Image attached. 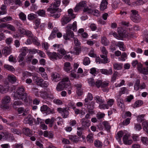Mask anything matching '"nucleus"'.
Masks as SVG:
<instances>
[{"instance_id":"nucleus-1","label":"nucleus","mask_w":148,"mask_h":148,"mask_svg":"<svg viewBox=\"0 0 148 148\" xmlns=\"http://www.w3.org/2000/svg\"><path fill=\"white\" fill-rule=\"evenodd\" d=\"M24 88L23 86L18 87L16 92H13L12 95L16 99H22L25 102L27 101V96L24 93Z\"/></svg>"},{"instance_id":"nucleus-2","label":"nucleus","mask_w":148,"mask_h":148,"mask_svg":"<svg viewBox=\"0 0 148 148\" xmlns=\"http://www.w3.org/2000/svg\"><path fill=\"white\" fill-rule=\"evenodd\" d=\"M77 27L76 21L74 22L72 25H68L66 27V33L63 36L64 39L67 40H69L70 37H73L74 34L71 30L76 31L77 30Z\"/></svg>"},{"instance_id":"nucleus-3","label":"nucleus","mask_w":148,"mask_h":148,"mask_svg":"<svg viewBox=\"0 0 148 148\" xmlns=\"http://www.w3.org/2000/svg\"><path fill=\"white\" fill-rule=\"evenodd\" d=\"M70 87L69 82L68 78H65L58 84L56 88L57 90L60 91L63 90L65 88H69Z\"/></svg>"},{"instance_id":"nucleus-4","label":"nucleus","mask_w":148,"mask_h":148,"mask_svg":"<svg viewBox=\"0 0 148 148\" xmlns=\"http://www.w3.org/2000/svg\"><path fill=\"white\" fill-rule=\"evenodd\" d=\"M54 1L53 7L52 6V4H51V5L47 9V11L50 12L51 13H54L56 11H58V12L61 11V9L59 10L58 9L56 8L60 5V0H54Z\"/></svg>"},{"instance_id":"nucleus-5","label":"nucleus","mask_w":148,"mask_h":148,"mask_svg":"<svg viewBox=\"0 0 148 148\" xmlns=\"http://www.w3.org/2000/svg\"><path fill=\"white\" fill-rule=\"evenodd\" d=\"M131 12L132 13L130 16L131 20L135 23H139L141 20V18L138 13V11L135 10H132Z\"/></svg>"},{"instance_id":"nucleus-6","label":"nucleus","mask_w":148,"mask_h":148,"mask_svg":"<svg viewBox=\"0 0 148 148\" xmlns=\"http://www.w3.org/2000/svg\"><path fill=\"white\" fill-rule=\"evenodd\" d=\"M53 46L54 47V49L57 51L58 54L64 55L66 54V51L63 48L62 45L56 44L53 45Z\"/></svg>"},{"instance_id":"nucleus-7","label":"nucleus","mask_w":148,"mask_h":148,"mask_svg":"<svg viewBox=\"0 0 148 148\" xmlns=\"http://www.w3.org/2000/svg\"><path fill=\"white\" fill-rule=\"evenodd\" d=\"M118 33L119 36L121 37H121H125L127 36H129L130 37H132L133 36L132 35L129 34L126 30H124L121 27L118 28Z\"/></svg>"},{"instance_id":"nucleus-8","label":"nucleus","mask_w":148,"mask_h":148,"mask_svg":"<svg viewBox=\"0 0 148 148\" xmlns=\"http://www.w3.org/2000/svg\"><path fill=\"white\" fill-rule=\"evenodd\" d=\"M10 98L8 96L4 97L2 100V104L0 105L1 108L8 109L9 108L8 104L10 101Z\"/></svg>"},{"instance_id":"nucleus-9","label":"nucleus","mask_w":148,"mask_h":148,"mask_svg":"<svg viewBox=\"0 0 148 148\" xmlns=\"http://www.w3.org/2000/svg\"><path fill=\"white\" fill-rule=\"evenodd\" d=\"M83 12L88 14L93 13L94 16H99V13L98 10H95L93 11L91 8H89L88 7H85L83 10Z\"/></svg>"},{"instance_id":"nucleus-10","label":"nucleus","mask_w":148,"mask_h":148,"mask_svg":"<svg viewBox=\"0 0 148 148\" xmlns=\"http://www.w3.org/2000/svg\"><path fill=\"white\" fill-rule=\"evenodd\" d=\"M71 17L69 16L66 15L64 16L61 19L62 24L64 26L67 24L71 20Z\"/></svg>"},{"instance_id":"nucleus-11","label":"nucleus","mask_w":148,"mask_h":148,"mask_svg":"<svg viewBox=\"0 0 148 148\" xmlns=\"http://www.w3.org/2000/svg\"><path fill=\"white\" fill-rule=\"evenodd\" d=\"M47 53L48 56L51 58L57 60L62 58V57L58 56L57 53L55 52H47Z\"/></svg>"},{"instance_id":"nucleus-12","label":"nucleus","mask_w":148,"mask_h":148,"mask_svg":"<svg viewBox=\"0 0 148 148\" xmlns=\"http://www.w3.org/2000/svg\"><path fill=\"white\" fill-rule=\"evenodd\" d=\"M51 79L55 82H58L60 79V75L57 72L52 73Z\"/></svg>"},{"instance_id":"nucleus-13","label":"nucleus","mask_w":148,"mask_h":148,"mask_svg":"<svg viewBox=\"0 0 148 148\" xmlns=\"http://www.w3.org/2000/svg\"><path fill=\"white\" fill-rule=\"evenodd\" d=\"M81 121L82 127H83L85 130L90 125V121H86L85 119L84 118L82 119Z\"/></svg>"},{"instance_id":"nucleus-14","label":"nucleus","mask_w":148,"mask_h":148,"mask_svg":"<svg viewBox=\"0 0 148 148\" xmlns=\"http://www.w3.org/2000/svg\"><path fill=\"white\" fill-rule=\"evenodd\" d=\"M72 68L70 62H66L64 63V69L66 72H69L72 69Z\"/></svg>"},{"instance_id":"nucleus-15","label":"nucleus","mask_w":148,"mask_h":148,"mask_svg":"<svg viewBox=\"0 0 148 148\" xmlns=\"http://www.w3.org/2000/svg\"><path fill=\"white\" fill-rule=\"evenodd\" d=\"M11 49L10 46L6 47H4L3 51V53L5 56H7L10 54L11 53Z\"/></svg>"},{"instance_id":"nucleus-16","label":"nucleus","mask_w":148,"mask_h":148,"mask_svg":"<svg viewBox=\"0 0 148 148\" xmlns=\"http://www.w3.org/2000/svg\"><path fill=\"white\" fill-rule=\"evenodd\" d=\"M108 3L106 0H103L100 5V9L101 10H103L107 8Z\"/></svg>"},{"instance_id":"nucleus-17","label":"nucleus","mask_w":148,"mask_h":148,"mask_svg":"<svg viewBox=\"0 0 148 148\" xmlns=\"http://www.w3.org/2000/svg\"><path fill=\"white\" fill-rule=\"evenodd\" d=\"M100 71L102 73L107 75H111L113 73L112 69L111 68L109 69L108 70L106 69H102Z\"/></svg>"},{"instance_id":"nucleus-18","label":"nucleus","mask_w":148,"mask_h":148,"mask_svg":"<svg viewBox=\"0 0 148 148\" xmlns=\"http://www.w3.org/2000/svg\"><path fill=\"white\" fill-rule=\"evenodd\" d=\"M33 119L31 117V115H29L25 118L24 121V123L25 124H31L33 123Z\"/></svg>"},{"instance_id":"nucleus-19","label":"nucleus","mask_w":148,"mask_h":148,"mask_svg":"<svg viewBox=\"0 0 148 148\" xmlns=\"http://www.w3.org/2000/svg\"><path fill=\"white\" fill-rule=\"evenodd\" d=\"M36 84L38 85L42 86V84L43 82V80L42 79L40 78L38 76H35L34 77Z\"/></svg>"},{"instance_id":"nucleus-20","label":"nucleus","mask_w":148,"mask_h":148,"mask_svg":"<svg viewBox=\"0 0 148 148\" xmlns=\"http://www.w3.org/2000/svg\"><path fill=\"white\" fill-rule=\"evenodd\" d=\"M94 98L96 101V102L98 103L102 104L104 102V100L102 99V97L101 96L96 95L94 97Z\"/></svg>"},{"instance_id":"nucleus-21","label":"nucleus","mask_w":148,"mask_h":148,"mask_svg":"<svg viewBox=\"0 0 148 148\" xmlns=\"http://www.w3.org/2000/svg\"><path fill=\"white\" fill-rule=\"evenodd\" d=\"M100 57L102 58L101 61V63L106 64L110 62V60L107 58V56L100 55Z\"/></svg>"},{"instance_id":"nucleus-22","label":"nucleus","mask_w":148,"mask_h":148,"mask_svg":"<svg viewBox=\"0 0 148 148\" xmlns=\"http://www.w3.org/2000/svg\"><path fill=\"white\" fill-rule=\"evenodd\" d=\"M8 78L9 81L12 83H15L17 80L15 76L13 75H9Z\"/></svg>"},{"instance_id":"nucleus-23","label":"nucleus","mask_w":148,"mask_h":148,"mask_svg":"<svg viewBox=\"0 0 148 148\" xmlns=\"http://www.w3.org/2000/svg\"><path fill=\"white\" fill-rule=\"evenodd\" d=\"M69 139L72 141L77 143L79 142V137H77L76 135H70L69 136Z\"/></svg>"},{"instance_id":"nucleus-24","label":"nucleus","mask_w":148,"mask_h":148,"mask_svg":"<svg viewBox=\"0 0 148 148\" xmlns=\"http://www.w3.org/2000/svg\"><path fill=\"white\" fill-rule=\"evenodd\" d=\"M23 132L27 136H30L32 135V132L28 128H24L23 130Z\"/></svg>"},{"instance_id":"nucleus-25","label":"nucleus","mask_w":148,"mask_h":148,"mask_svg":"<svg viewBox=\"0 0 148 148\" xmlns=\"http://www.w3.org/2000/svg\"><path fill=\"white\" fill-rule=\"evenodd\" d=\"M43 135L45 137H48L50 138H53V134L51 132L47 131L44 132Z\"/></svg>"},{"instance_id":"nucleus-26","label":"nucleus","mask_w":148,"mask_h":148,"mask_svg":"<svg viewBox=\"0 0 148 148\" xmlns=\"http://www.w3.org/2000/svg\"><path fill=\"white\" fill-rule=\"evenodd\" d=\"M101 43L105 46L108 45L109 43V41L105 36H103L101 38Z\"/></svg>"},{"instance_id":"nucleus-27","label":"nucleus","mask_w":148,"mask_h":148,"mask_svg":"<svg viewBox=\"0 0 148 148\" xmlns=\"http://www.w3.org/2000/svg\"><path fill=\"white\" fill-rule=\"evenodd\" d=\"M116 46H118L120 48L121 50L123 51H125V47L123 43L121 42H119L115 44Z\"/></svg>"},{"instance_id":"nucleus-28","label":"nucleus","mask_w":148,"mask_h":148,"mask_svg":"<svg viewBox=\"0 0 148 148\" xmlns=\"http://www.w3.org/2000/svg\"><path fill=\"white\" fill-rule=\"evenodd\" d=\"M122 64L115 63L113 64V68L115 70H120L122 68Z\"/></svg>"},{"instance_id":"nucleus-29","label":"nucleus","mask_w":148,"mask_h":148,"mask_svg":"<svg viewBox=\"0 0 148 148\" xmlns=\"http://www.w3.org/2000/svg\"><path fill=\"white\" fill-rule=\"evenodd\" d=\"M22 104V102L20 101L17 100L14 102L13 106L15 109L17 108L18 107Z\"/></svg>"},{"instance_id":"nucleus-30","label":"nucleus","mask_w":148,"mask_h":148,"mask_svg":"<svg viewBox=\"0 0 148 148\" xmlns=\"http://www.w3.org/2000/svg\"><path fill=\"white\" fill-rule=\"evenodd\" d=\"M86 139L87 141L88 142L92 143L93 140V134L92 133L89 134L87 136Z\"/></svg>"},{"instance_id":"nucleus-31","label":"nucleus","mask_w":148,"mask_h":148,"mask_svg":"<svg viewBox=\"0 0 148 148\" xmlns=\"http://www.w3.org/2000/svg\"><path fill=\"white\" fill-rule=\"evenodd\" d=\"M140 81L139 79H137L135 82L134 85V89L138 91L139 90L140 88Z\"/></svg>"},{"instance_id":"nucleus-32","label":"nucleus","mask_w":148,"mask_h":148,"mask_svg":"<svg viewBox=\"0 0 148 148\" xmlns=\"http://www.w3.org/2000/svg\"><path fill=\"white\" fill-rule=\"evenodd\" d=\"M102 123L106 130L107 131L110 130L111 127L109 123L107 121H104Z\"/></svg>"},{"instance_id":"nucleus-33","label":"nucleus","mask_w":148,"mask_h":148,"mask_svg":"<svg viewBox=\"0 0 148 148\" xmlns=\"http://www.w3.org/2000/svg\"><path fill=\"white\" fill-rule=\"evenodd\" d=\"M74 53L76 55H78L81 51V47L80 46H74Z\"/></svg>"},{"instance_id":"nucleus-34","label":"nucleus","mask_w":148,"mask_h":148,"mask_svg":"<svg viewBox=\"0 0 148 148\" xmlns=\"http://www.w3.org/2000/svg\"><path fill=\"white\" fill-rule=\"evenodd\" d=\"M4 67L7 70L11 71H14L15 69L12 66L8 64H5L4 65Z\"/></svg>"},{"instance_id":"nucleus-35","label":"nucleus","mask_w":148,"mask_h":148,"mask_svg":"<svg viewBox=\"0 0 148 148\" xmlns=\"http://www.w3.org/2000/svg\"><path fill=\"white\" fill-rule=\"evenodd\" d=\"M12 19V18L10 16H8L5 17L1 18L0 21L1 22H5L8 21H9Z\"/></svg>"},{"instance_id":"nucleus-36","label":"nucleus","mask_w":148,"mask_h":148,"mask_svg":"<svg viewBox=\"0 0 148 148\" xmlns=\"http://www.w3.org/2000/svg\"><path fill=\"white\" fill-rule=\"evenodd\" d=\"M118 75V72L117 71H114L111 78V81L114 82L115 81Z\"/></svg>"},{"instance_id":"nucleus-37","label":"nucleus","mask_w":148,"mask_h":148,"mask_svg":"<svg viewBox=\"0 0 148 148\" xmlns=\"http://www.w3.org/2000/svg\"><path fill=\"white\" fill-rule=\"evenodd\" d=\"M123 134V132L122 131H119L117 133L116 136V138L117 140H120L121 138L122 137Z\"/></svg>"},{"instance_id":"nucleus-38","label":"nucleus","mask_w":148,"mask_h":148,"mask_svg":"<svg viewBox=\"0 0 148 148\" xmlns=\"http://www.w3.org/2000/svg\"><path fill=\"white\" fill-rule=\"evenodd\" d=\"M68 12L69 14L68 16H70L72 18H75V14L73 13V11L72 9H69L68 10Z\"/></svg>"},{"instance_id":"nucleus-39","label":"nucleus","mask_w":148,"mask_h":148,"mask_svg":"<svg viewBox=\"0 0 148 148\" xmlns=\"http://www.w3.org/2000/svg\"><path fill=\"white\" fill-rule=\"evenodd\" d=\"M95 146L97 147H102L103 144L100 141L96 140L94 142Z\"/></svg>"},{"instance_id":"nucleus-40","label":"nucleus","mask_w":148,"mask_h":148,"mask_svg":"<svg viewBox=\"0 0 148 148\" xmlns=\"http://www.w3.org/2000/svg\"><path fill=\"white\" fill-rule=\"evenodd\" d=\"M142 126L143 129L146 131L148 130V122L144 121L142 123Z\"/></svg>"},{"instance_id":"nucleus-41","label":"nucleus","mask_w":148,"mask_h":148,"mask_svg":"<svg viewBox=\"0 0 148 148\" xmlns=\"http://www.w3.org/2000/svg\"><path fill=\"white\" fill-rule=\"evenodd\" d=\"M90 63V60L89 58L85 57L83 60V64L85 65H88Z\"/></svg>"},{"instance_id":"nucleus-42","label":"nucleus","mask_w":148,"mask_h":148,"mask_svg":"<svg viewBox=\"0 0 148 148\" xmlns=\"http://www.w3.org/2000/svg\"><path fill=\"white\" fill-rule=\"evenodd\" d=\"M27 48L25 47H22L21 49V53L20 54L24 56H25L27 54Z\"/></svg>"},{"instance_id":"nucleus-43","label":"nucleus","mask_w":148,"mask_h":148,"mask_svg":"<svg viewBox=\"0 0 148 148\" xmlns=\"http://www.w3.org/2000/svg\"><path fill=\"white\" fill-rule=\"evenodd\" d=\"M140 73L144 75H148V67H143Z\"/></svg>"},{"instance_id":"nucleus-44","label":"nucleus","mask_w":148,"mask_h":148,"mask_svg":"<svg viewBox=\"0 0 148 148\" xmlns=\"http://www.w3.org/2000/svg\"><path fill=\"white\" fill-rule=\"evenodd\" d=\"M7 23H4L0 24V32H2L3 31V29L5 28H7Z\"/></svg>"},{"instance_id":"nucleus-45","label":"nucleus","mask_w":148,"mask_h":148,"mask_svg":"<svg viewBox=\"0 0 148 148\" xmlns=\"http://www.w3.org/2000/svg\"><path fill=\"white\" fill-rule=\"evenodd\" d=\"M33 56L32 55H27L25 59V62L27 63H29L31 61Z\"/></svg>"},{"instance_id":"nucleus-46","label":"nucleus","mask_w":148,"mask_h":148,"mask_svg":"<svg viewBox=\"0 0 148 148\" xmlns=\"http://www.w3.org/2000/svg\"><path fill=\"white\" fill-rule=\"evenodd\" d=\"M55 120V119L52 117L51 119H46L45 121V123L46 124H48L49 123H53Z\"/></svg>"},{"instance_id":"nucleus-47","label":"nucleus","mask_w":148,"mask_h":148,"mask_svg":"<svg viewBox=\"0 0 148 148\" xmlns=\"http://www.w3.org/2000/svg\"><path fill=\"white\" fill-rule=\"evenodd\" d=\"M39 15L45 17V12L43 10H40L37 12Z\"/></svg>"},{"instance_id":"nucleus-48","label":"nucleus","mask_w":148,"mask_h":148,"mask_svg":"<svg viewBox=\"0 0 148 148\" xmlns=\"http://www.w3.org/2000/svg\"><path fill=\"white\" fill-rule=\"evenodd\" d=\"M7 29H10L12 31L14 32L16 31L15 27L12 25L7 23Z\"/></svg>"},{"instance_id":"nucleus-49","label":"nucleus","mask_w":148,"mask_h":148,"mask_svg":"<svg viewBox=\"0 0 148 148\" xmlns=\"http://www.w3.org/2000/svg\"><path fill=\"white\" fill-rule=\"evenodd\" d=\"M40 96L42 98L44 99L47 98V92L44 91H40Z\"/></svg>"},{"instance_id":"nucleus-50","label":"nucleus","mask_w":148,"mask_h":148,"mask_svg":"<svg viewBox=\"0 0 148 148\" xmlns=\"http://www.w3.org/2000/svg\"><path fill=\"white\" fill-rule=\"evenodd\" d=\"M101 50L102 54L100 55L105 56V55H106V56H107L108 52L105 47H103Z\"/></svg>"},{"instance_id":"nucleus-51","label":"nucleus","mask_w":148,"mask_h":148,"mask_svg":"<svg viewBox=\"0 0 148 148\" xmlns=\"http://www.w3.org/2000/svg\"><path fill=\"white\" fill-rule=\"evenodd\" d=\"M141 140L143 144L147 145L148 144V140L147 137H142Z\"/></svg>"},{"instance_id":"nucleus-52","label":"nucleus","mask_w":148,"mask_h":148,"mask_svg":"<svg viewBox=\"0 0 148 148\" xmlns=\"http://www.w3.org/2000/svg\"><path fill=\"white\" fill-rule=\"evenodd\" d=\"M94 102L93 101H91L90 102L89 104L87 105V108L88 109H93L94 108Z\"/></svg>"},{"instance_id":"nucleus-53","label":"nucleus","mask_w":148,"mask_h":148,"mask_svg":"<svg viewBox=\"0 0 148 148\" xmlns=\"http://www.w3.org/2000/svg\"><path fill=\"white\" fill-rule=\"evenodd\" d=\"M62 116L64 118H65L67 117L69 115V112L66 110V108L65 109V110L63 111L62 113Z\"/></svg>"},{"instance_id":"nucleus-54","label":"nucleus","mask_w":148,"mask_h":148,"mask_svg":"<svg viewBox=\"0 0 148 148\" xmlns=\"http://www.w3.org/2000/svg\"><path fill=\"white\" fill-rule=\"evenodd\" d=\"M9 60L11 62H12L14 63L16 62L17 60L15 58H14L12 55H10L9 58Z\"/></svg>"},{"instance_id":"nucleus-55","label":"nucleus","mask_w":148,"mask_h":148,"mask_svg":"<svg viewBox=\"0 0 148 148\" xmlns=\"http://www.w3.org/2000/svg\"><path fill=\"white\" fill-rule=\"evenodd\" d=\"M36 15L33 14H30L28 15V19L29 20H32L36 18Z\"/></svg>"},{"instance_id":"nucleus-56","label":"nucleus","mask_w":148,"mask_h":148,"mask_svg":"<svg viewBox=\"0 0 148 148\" xmlns=\"http://www.w3.org/2000/svg\"><path fill=\"white\" fill-rule=\"evenodd\" d=\"M25 35L28 36L29 38L30 39H32L33 38V35L31 32L30 31H27Z\"/></svg>"},{"instance_id":"nucleus-57","label":"nucleus","mask_w":148,"mask_h":148,"mask_svg":"<svg viewBox=\"0 0 148 148\" xmlns=\"http://www.w3.org/2000/svg\"><path fill=\"white\" fill-rule=\"evenodd\" d=\"M73 39L74 41V43L75 45V46H80V43L77 39L75 37H74Z\"/></svg>"},{"instance_id":"nucleus-58","label":"nucleus","mask_w":148,"mask_h":148,"mask_svg":"<svg viewBox=\"0 0 148 148\" xmlns=\"http://www.w3.org/2000/svg\"><path fill=\"white\" fill-rule=\"evenodd\" d=\"M49 108H48L46 105H43L41 107V111L42 112H45L47 110H49Z\"/></svg>"},{"instance_id":"nucleus-59","label":"nucleus","mask_w":148,"mask_h":148,"mask_svg":"<svg viewBox=\"0 0 148 148\" xmlns=\"http://www.w3.org/2000/svg\"><path fill=\"white\" fill-rule=\"evenodd\" d=\"M20 18L23 20H25L26 19V16L23 12H21L19 14Z\"/></svg>"},{"instance_id":"nucleus-60","label":"nucleus","mask_w":148,"mask_h":148,"mask_svg":"<svg viewBox=\"0 0 148 148\" xmlns=\"http://www.w3.org/2000/svg\"><path fill=\"white\" fill-rule=\"evenodd\" d=\"M130 118H127L123 121V124L124 125H127L130 123Z\"/></svg>"},{"instance_id":"nucleus-61","label":"nucleus","mask_w":148,"mask_h":148,"mask_svg":"<svg viewBox=\"0 0 148 148\" xmlns=\"http://www.w3.org/2000/svg\"><path fill=\"white\" fill-rule=\"evenodd\" d=\"M25 56H24L21 54H20L19 56L18 57V60L19 62H20L22 61H24V57Z\"/></svg>"},{"instance_id":"nucleus-62","label":"nucleus","mask_w":148,"mask_h":148,"mask_svg":"<svg viewBox=\"0 0 148 148\" xmlns=\"http://www.w3.org/2000/svg\"><path fill=\"white\" fill-rule=\"evenodd\" d=\"M32 41L33 42L34 44L37 45L39 46L40 45V43L38 42L37 40L34 38H33L31 39Z\"/></svg>"},{"instance_id":"nucleus-63","label":"nucleus","mask_w":148,"mask_h":148,"mask_svg":"<svg viewBox=\"0 0 148 148\" xmlns=\"http://www.w3.org/2000/svg\"><path fill=\"white\" fill-rule=\"evenodd\" d=\"M53 102L56 104L61 105L62 104V102L60 100L58 99H55L53 100Z\"/></svg>"},{"instance_id":"nucleus-64","label":"nucleus","mask_w":148,"mask_h":148,"mask_svg":"<svg viewBox=\"0 0 148 148\" xmlns=\"http://www.w3.org/2000/svg\"><path fill=\"white\" fill-rule=\"evenodd\" d=\"M143 104V102L142 101H136L135 103V106L136 107H139Z\"/></svg>"}]
</instances>
